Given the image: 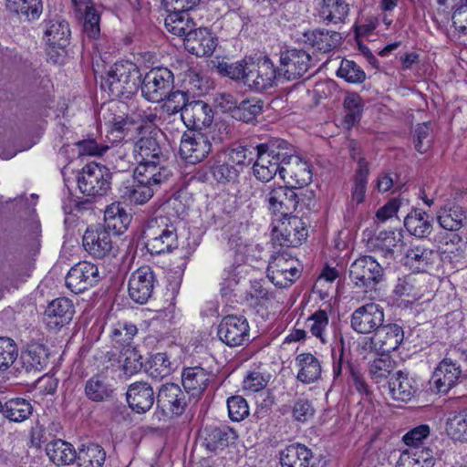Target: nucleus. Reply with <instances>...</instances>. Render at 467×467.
Returning <instances> with one entry per match:
<instances>
[{
  "label": "nucleus",
  "mask_w": 467,
  "mask_h": 467,
  "mask_svg": "<svg viewBox=\"0 0 467 467\" xmlns=\"http://www.w3.org/2000/svg\"><path fill=\"white\" fill-rule=\"evenodd\" d=\"M156 397L151 385L146 381H136L131 383L126 392V400L129 407L138 414H144L149 411Z\"/></svg>",
  "instance_id": "nucleus-25"
},
{
  "label": "nucleus",
  "mask_w": 467,
  "mask_h": 467,
  "mask_svg": "<svg viewBox=\"0 0 467 467\" xmlns=\"http://www.w3.org/2000/svg\"><path fill=\"white\" fill-rule=\"evenodd\" d=\"M48 351L46 346L36 341L28 343L22 351L20 360L27 372L41 371L47 364Z\"/></svg>",
  "instance_id": "nucleus-31"
},
{
  "label": "nucleus",
  "mask_w": 467,
  "mask_h": 467,
  "mask_svg": "<svg viewBox=\"0 0 467 467\" xmlns=\"http://www.w3.org/2000/svg\"><path fill=\"white\" fill-rule=\"evenodd\" d=\"M394 294L404 297L410 303L420 300L430 301L432 297V291L429 288L427 276L417 275H409L399 278Z\"/></svg>",
  "instance_id": "nucleus-16"
},
{
  "label": "nucleus",
  "mask_w": 467,
  "mask_h": 467,
  "mask_svg": "<svg viewBox=\"0 0 467 467\" xmlns=\"http://www.w3.org/2000/svg\"><path fill=\"white\" fill-rule=\"evenodd\" d=\"M256 161L253 165L254 177L263 182H270L285 166L284 161L292 154V144L285 140L272 138L256 145Z\"/></svg>",
  "instance_id": "nucleus-1"
},
{
  "label": "nucleus",
  "mask_w": 467,
  "mask_h": 467,
  "mask_svg": "<svg viewBox=\"0 0 467 467\" xmlns=\"http://www.w3.org/2000/svg\"><path fill=\"white\" fill-rule=\"evenodd\" d=\"M446 431L455 441H467V410H462L448 418Z\"/></svg>",
  "instance_id": "nucleus-54"
},
{
  "label": "nucleus",
  "mask_w": 467,
  "mask_h": 467,
  "mask_svg": "<svg viewBox=\"0 0 467 467\" xmlns=\"http://www.w3.org/2000/svg\"><path fill=\"white\" fill-rule=\"evenodd\" d=\"M301 275L298 261L286 252L271 255L267 277L277 287L285 288L295 283Z\"/></svg>",
  "instance_id": "nucleus-6"
},
{
  "label": "nucleus",
  "mask_w": 467,
  "mask_h": 467,
  "mask_svg": "<svg viewBox=\"0 0 467 467\" xmlns=\"http://www.w3.org/2000/svg\"><path fill=\"white\" fill-rule=\"evenodd\" d=\"M402 239L401 231H381L372 244L385 257H393L395 252L400 251L403 245Z\"/></svg>",
  "instance_id": "nucleus-43"
},
{
  "label": "nucleus",
  "mask_w": 467,
  "mask_h": 467,
  "mask_svg": "<svg viewBox=\"0 0 467 467\" xmlns=\"http://www.w3.org/2000/svg\"><path fill=\"white\" fill-rule=\"evenodd\" d=\"M269 209L275 214L286 217L297 207L298 198L293 188L278 186L271 188L267 194Z\"/></svg>",
  "instance_id": "nucleus-28"
},
{
  "label": "nucleus",
  "mask_w": 467,
  "mask_h": 467,
  "mask_svg": "<svg viewBox=\"0 0 467 467\" xmlns=\"http://www.w3.org/2000/svg\"><path fill=\"white\" fill-rule=\"evenodd\" d=\"M33 412L31 403L26 399H11L3 405L2 413L10 421L22 422L29 418Z\"/></svg>",
  "instance_id": "nucleus-47"
},
{
  "label": "nucleus",
  "mask_w": 467,
  "mask_h": 467,
  "mask_svg": "<svg viewBox=\"0 0 467 467\" xmlns=\"http://www.w3.org/2000/svg\"><path fill=\"white\" fill-rule=\"evenodd\" d=\"M6 7L29 21L37 19L43 9L41 0H7Z\"/></svg>",
  "instance_id": "nucleus-52"
},
{
  "label": "nucleus",
  "mask_w": 467,
  "mask_h": 467,
  "mask_svg": "<svg viewBox=\"0 0 467 467\" xmlns=\"http://www.w3.org/2000/svg\"><path fill=\"white\" fill-rule=\"evenodd\" d=\"M70 29L64 19H52L47 23L45 38L48 46V55L55 61L64 52L69 43Z\"/></svg>",
  "instance_id": "nucleus-22"
},
{
  "label": "nucleus",
  "mask_w": 467,
  "mask_h": 467,
  "mask_svg": "<svg viewBox=\"0 0 467 467\" xmlns=\"http://www.w3.org/2000/svg\"><path fill=\"white\" fill-rule=\"evenodd\" d=\"M389 389L392 399L400 401L410 400L416 393L415 380L408 373L396 372L389 381Z\"/></svg>",
  "instance_id": "nucleus-37"
},
{
  "label": "nucleus",
  "mask_w": 467,
  "mask_h": 467,
  "mask_svg": "<svg viewBox=\"0 0 467 467\" xmlns=\"http://www.w3.org/2000/svg\"><path fill=\"white\" fill-rule=\"evenodd\" d=\"M142 97L152 103L162 102L174 88V75L167 67H156L140 80Z\"/></svg>",
  "instance_id": "nucleus-5"
},
{
  "label": "nucleus",
  "mask_w": 467,
  "mask_h": 467,
  "mask_svg": "<svg viewBox=\"0 0 467 467\" xmlns=\"http://www.w3.org/2000/svg\"><path fill=\"white\" fill-rule=\"evenodd\" d=\"M211 150L212 141L207 133L199 130H188L182 134L179 154L188 163L201 162L209 155Z\"/></svg>",
  "instance_id": "nucleus-9"
},
{
  "label": "nucleus",
  "mask_w": 467,
  "mask_h": 467,
  "mask_svg": "<svg viewBox=\"0 0 467 467\" xmlns=\"http://www.w3.org/2000/svg\"><path fill=\"white\" fill-rule=\"evenodd\" d=\"M169 14L165 17V26L167 30L178 36L187 38L190 32L194 29V23L188 12L167 11Z\"/></svg>",
  "instance_id": "nucleus-42"
},
{
  "label": "nucleus",
  "mask_w": 467,
  "mask_h": 467,
  "mask_svg": "<svg viewBox=\"0 0 467 467\" xmlns=\"http://www.w3.org/2000/svg\"><path fill=\"white\" fill-rule=\"evenodd\" d=\"M311 458V451L300 443L291 444L279 453L282 467H308Z\"/></svg>",
  "instance_id": "nucleus-38"
},
{
  "label": "nucleus",
  "mask_w": 467,
  "mask_h": 467,
  "mask_svg": "<svg viewBox=\"0 0 467 467\" xmlns=\"http://www.w3.org/2000/svg\"><path fill=\"white\" fill-rule=\"evenodd\" d=\"M394 368L395 362L387 354H381L380 357L368 363L369 375L378 383L389 378Z\"/></svg>",
  "instance_id": "nucleus-55"
},
{
  "label": "nucleus",
  "mask_w": 467,
  "mask_h": 467,
  "mask_svg": "<svg viewBox=\"0 0 467 467\" xmlns=\"http://www.w3.org/2000/svg\"><path fill=\"white\" fill-rule=\"evenodd\" d=\"M436 254L424 246L410 247L405 254V265L417 272H425L433 265Z\"/></svg>",
  "instance_id": "nucleus-40"
},
{
  "label": "nucleus",
  "mask_w": 467,
  "mask_h": 467,
  "mask_svg": "<svg viewBox=\"0 0 467 467\" xmlns=\"http://www.w3.org/2000/svg\"><path fill=\"white\" fill-rule=\"evenodd\" d=\"M112 173L105 165L90 162L86 164L78 177V186L80 192L90 197H102L111 189Z\"/></svg>",
  "instance_id": "nucleus-4"
},
{
  "label": "nucleus",
  "mask_w": 467,
  "mask_h": 467,
  "mask_svg": "<svg viewBox=\"0 0 467 467\" xmlns=\"http://www.w3.org/2000/svg\"><path fill=\"white\" fill-rule=\"evenodd\" d=\"M156 284V276L149 265L139 267L129 278L130 297L138 304H145L151 297Z\"/></svg>",
  "instance_id": "nucleus-13"
},
{
  "label": "nucleus",
  "mask_w": 467,
  "mask_h": 467,
  "mask_svg": "<svg viewBox=\"0 0 467 467\" xmlns=\"http://www.w3.org/2000/svg\"><path fill=\"white\" fill-rule=\"evenodd\" d=\"M404 339L403 328L395 323L381 326L370 337L371 348L381 354H389L396 350Z\"/></svg>",
  "instance_id": "nucleus-21"
},
{
  "label": "nucleus",
  "mask_w": 467,
  "mask_h": 467,
  "mask_svg": "<svg viewBox=\"0 0 467 467\" xmlns=\"http://www.w3.org/2000/svg\"><path fill=\"white\" fill-rule=\"evenodd\" d=\"M311 56L302 49H288L280 55L279 78L296 80L302 78L310 68Z\"/></svg>",
  "instance_id": "nucleus-12"
},
{
  "label": "nucleus",
  "mask_w": 467,
  "mask_h": 467,
  "mask_svg": "<svg viewBox=\"0 0 467 467\" xmlns=\"http://www.w3.org/2000/svg\"><path fill=\"white\" fill-rule=\"evenodd\" d=\"M214 375L202 367H189L182 372V382L184 390L193 397H199L213 379Z\"/></svg>",
  "instance_id": "nucleus-30"
},
{
  "label": "nucleus",
  "mask_w": 467,
  "mask_h": 467,
  "mask_svg": "<svg viewBox=\"0 0 467 467\" xmlns=\"http://www.w3.org/2000/svg\"><path fill=\"white\" fill-rule=\"evenodd\" d=\"M216 39L207 27H199L184 38L185 48L196 57L211 56L216 47Z\"/></svg>",
  "instance_id": "nucleus-29"
},
{
  "label": "nucleus",
  "mask_w": 467,
  "mask_h": 467,
  "mask_svg": "<svg viewBox=\"0 0 467 467\" xmlns=\"http://www.w3.org/2000/svg\"><path fill=\"white\" fill-rule=\"evenodd\" d=\"M140 77L138 67L132 62H116L101 78L100 87L112 99H128L138 91Z\"/></svg>",
  "instance_id": "nucleus-2"
},
{
  "label": "nucleus",
  "mask_w": 467,
  "mask_h": 467,
  "mask_svg": "<svg viewBox=\"0 0 467 467\" xmlns=\"http://www.w3.org/2000/svg\"><path fill=\"white\" fill-rule=\"evenodd\" d=\"M337 76L353 84L362 83L366 79L364 70L355 61L348 59L341 61Z\"/></svg>",
  "instance_id": "nucleus-59"
},
{
  "label": "nucleus",
  "mask_w": 467,
  "mask_h": 467,
  "mask_svg": "<svg viewBox=\"0 0 467 467\" xmlns=\"http://www.w3.org/2000/svg\"><path fill=\"white\" fill-rule=\"evenodd\" d=\"M229 418L233 421H241L249 415L247 401L242 396H232L227 400Z\"/></svg>",
  "instance_id": "nucleus-63"
},
{
  "label": "nucleus",
  "mask_w": 467,
  "mask_h": 467,
  "mask_svg": "<svg viewBox=\"0 0 467 467\" xmlns=\"http://www.w3.org/2000/svg\"><path fill=\"white\" fill-rule=\"evenodd\" d=\"M171 175L172 171L167 157L161 160L138 162L133 178L141 184L151 185L159 190Z\"/></svg>",
  "instance_id": "nucleus-10"
},
{
  "label": "nucleus",
  "mask_w": 467,
  "mask_h": 467,
  "mask_svg": "<svg viewBox=\"0 0 467 467\" xmlns=\"http://www.w3.org/2000/svg\"><path fill=\"white\" fill-rule=\"evenodd\" d=\"M162 102L161 109L169 115H175L179 112L182 114L191 101L187 92L171 89Z\"/></svg>",
  "instance_id": "nucleus-58"
},
{
  "label": "nucleus",
  "mask_w": 467,
  "mask_h": 467,
  "mask_svg": "<svg viewBox=\"0 0 467 467\" xmlns=\"http://www.w3.org/2000/svg\"><path fill=\"white\" fill-rule=\"evenodd\" d=\"M348 12V4L345 0H322L319 16L327 24H337L344 22Z\"/></svg>",
  "instance_id": "nucleus-44"
},
{
  "label": "nucleus",
  "mask_w": 467,
  "mask_h": 467,
  "mask_svg": "<svg viewBox=\"0 0 467 467\" xmlns=\"http://www.w3.org/2000/svg\"><path fill=\"white\" fill-rule=\"evenodd\" d=\"M83 247L96 259L113 255V243L110 234L105 229H87L82 238Z\"/></svg>",
  "instance_id": "nucleus-24"
},
{
  "label": "nucleus",
  "mask_w": 467,
  "mask_h": 467,
  "mask_svg": "<svg viewBox=\"0 0 467 467\" xmlns=\"http://www.w3.org/2000/svg\"><path fill=\"white\" fill-rule=\"evenodd\" d=\"M307 230L305 223L297 216L286 218L274 231V244L281 247H297L306 239Z\"/></svg>",
  "instance_id": "nucleus-15"
},
{
  "label": "nucleus",
  "mask_w": 467,
  "mask_h": 467,
  "mask_svg": "<svg viewBox=\"0 0 467 467\" xmlns=\"http://www.w3.org/2000/svg\"><path fill=\"white\" fill-rule=\"evenodd\" d=\"M407 231L418 237H428L432 232V221L430 215L419 209L410 212L404 219Z\"/></svg>",
  "instance_id": "nucleus-39"
},
{
  "label": "nucleus",
  "mask_w": 467,
  "mask_h": 467,
  "mask_svg": "<svg viewBox=\"0 0 467 467\" xmlns=\"http://www.w3.org/2000/svg\"><path fill=\"white\" fill-rule=\"evenodd\" d=\"M383 307L375 303H368L358 307L351 315V327L359 334L375 333L384 323Z\"/></svg>",
  "instance_id": "nucleus-14"
},
{
  "label": "nucleus",
  "mask_w": 467,
  "mask_h": 467,
  "mask_svg": "<svg viewBox=\"0 0 467 467\" xmlns=\"http://www.w3.org/2000/svg\"><path fill=\"white\" fill-rule=\"evenodd\" d=\"M157 132L142 136L134 144L133 152L138 162L167 158L157 140Z\"/></svg>",
  "instance_id": "nucleus-33"
},
{
  "label": "nucleus",
  "mask_w": 467,
  "mask_h": 467,
  "mask_svg": "<svg viewBox=\"0 0 467 467\" xmlns=\"http://www.w3.org/2000/svg\"><path fill=\"white\" fill-rule=\"evenodd\" d=\"M46 453L48 459L57 466L69 465L77 460V451L74 446L61 439L47 442Z\"/></svg>",
  "instance_id": "nucleus-35"
},
{
  "label": "nucleus",
  "mask_w": 467,
  "mask_h": 467,
  "mask_svg": "<svg viewBox=\"0 0 467 467\" xmlns=\"http://www.w3.org/2000/svg\"><path fill=\"white\" fill-rule=\"evenodd\" d=\"M285 166L280 170V177L287 178V183L291 188H303L312 182V171L310 165L296 154L292 145V154L284 161Z\"/></svg>",
  "instance_id": "nucleus-17"
},
{
  "label": "nucleus",
  "mask_w": 467,
  "mask_h": 467,
  "mask_svg": "<svg viewBox=\"0 0 467 467\" xmlns=\"http://www.w3.org/2000/svg\"><path fill=\"white\" fill-rule=\"evenodd\" d=\"M157 191L153 186L141 184L136 180L123 182L120 188L121 197L134 204L146 203Z\"/></svg>",
  "instance_id": "nucleus-41"
},
{
  "label": "nucleus",
  "mask_w": 467,
  "mask_h": 467,
  "mask_svg": "<svg viewBox=\"0 0 467 467\" xmlns=\"http://www.w3.org/2000/svg\"><path fill=\"white\" fill-rule=\"evenodd\" d=\"M137 327L128 322H118L111 331L112 340L119 346L130 348L131 340L137 334Z\"/></svg>",
  "instance_id": "nucleus-61"
},
{
  "label": "nucleus",
  "mask_w": 467,
  "mask_h": 467,
  "mask_svg": "<svg viewBox=\"0 0 467 467\" xmlns=\"http://www.w3.org/2000/svg\"><path fill=\"white\" fill-rule=\"evenodd\" d=\"M236 431L228 426H206L200 431L199 441L211 452L223 451L237 439Z\"/></svg>",
  "instance_id": "nucleus-19"
},
{
  "label": "nucleus",
  "mask_w": 467,
  "mask_h": 467,
  "mask_svg": "<svg viewBox=\"0 0 467 467\" xmlns=\"http://www.w3.org/2000/svg\"><path fill=\"white\" fill-rule=\"evenodd\" d=\"M384 271L381 265L368 255L356 259L349 266V278L356 287L365 292L372 291L382 281Z\"/></svg>",
  "instance_id": "nucleus-7"
},
{
  "label": "nucleus",
  "mask_w": 467,
  "mask_h": 467,
  "mask_svg": "<svg viewBox=\"0 0 467 467\" xmlns=\"http://www.w3.org/2000/svg\"><path fill=\"white\" fill-rule=\"evenodd\" d=\"M249 58H244L234 63L219 62L217 65V71L223 77H228L231 79L241 82L245 86L247 78V66Z\"/></svg>",
  "instance_id": "nucleus-56"
},
{
  "label": "nucleus",
  "mask_w": 467,
  "mask_h": 467,
  "mask_svg": "<svg viewBox=\"0 0 467 467\" xmlns=\"http://www.w3.org/2000/svg\"><path fill=\"white\" fill-rule=\"evenodd\" d=\"M296 363L299 368L296 378L302 383L311 384L320 379L322 373L321 362L312 353H301L297 355Z\"/></svg>",
  "instance_id": "nucleus-36"
},
{
  "label": "nucleus",
  "mask_w": 467,
  "mask_h": 467,
  "mask_svg": "<svg viewBox=\"0 0 467 467\" xmlns=\"http://www.w3.org/2000/svg\"><path fill=\"white\" fill-rule=\"evenodd\" d=\"M219 338L229 347H237L249 340V325L244 317H224L218 327Z\"/></svg>",
  "instance_id": "nucleus-18"
},
{
  "label": "nucleus",
  "mask_w": 467,
  "mask_h": 467,
  "mask_svg": "<svg viewBox=\"0 0 467 467\" xmlns=\"http://www.w3.org/2000/svg\"><path fill=\"white\" fill-rule=\"evenodd\" d=\"M343 108L346 112L344 125L350 129L361 119L364 108L361 97L355 92L347 94L343 101Z\"/></svg>",
  "instance_id": "nucleus-50"
},
{
  "label": "nucleus",
  "mask_w": 467,
  "mask_h": 467,
  "mask_svg": "<svg viewBox=\"0 0 467 467\" xmlns=\"http://www.w3.org/2000/svg\"><path fill=\"white\" fill-rule=\"evenodd\" d=\"M74 313L72 301L66 297H58L47 305L44 320L49 330L57 331L70 323Z\"/></svg>",
  "instance_id": "nucleus-23"
},
{
  "label": "nucleus",
  "mask_w": 467,
  "mask_h": 467,
  "mask_svg": "<svg viewBox=\"0 0 467 467\" xmlns=\"http://www.w3.org/2000/svg\"><path fill=\"white\" fill-rule=\"evenodd\" d=\"M18 357L16 342L8 337H0V370L10 368Z\"/></svg>",
  "instance_id": "nucleus-60"
},
{
  "label": "nucleus",
  "mask_w": 467,
  "mask_h": 467,
  "mask_svg": "<svg viewBox=\"0 0 467 467\" xmlns=\"http://www.w3.org/2000/svg\"><path fill=\"white\" fill-rule=\"evenodd\" d=\"M263 111V101L256 98L247 99L237 104L233 117L246 123L253 122Z\"/></svg>",
  "instance_id": "nucleus-53"
},
{
  "label": "nucleus",
  "mask_w": 467,
  "mask_h": 467,
  "mask_svg": "<svg viewBox=\"0 0 467 467\" xmlns=\"http://www.w3.org/2000/svg\"><path fill=\"white\" fill-rule=\"evenodd\" d=\"M156 401L162 411L174 416L182 415L188 405L185 391L174 383L162 385L156 396Z\"/></svg>",
  "instance_id": "nucleus-20"
},
{
  "label": "nucleus",
  "mask_w": 467,
  "mask_h": 467,
  "mask_svg": "<svg viewBox=\"0 0 467 467\" xmlns=\"http://www.w3.org/2000/svg\"><path fill=\"white\" fill-rule=\"evenodd\" d=\"M121 355L123 357V370L126 374L133 375L142 368V357L134 348H124Z\"/></svg>",
  "instance_id": "nucleus-64"
},
{
  "label": "nucleus",
  "mask_w": 467,
  "mask_h": 467,
  "mask_svg": "<svg viewBox=\"0 0 467 467\" xmlns=\"http://www.w3.org/2000/svg\"><path fill=\"white\" fill-rule=\"evenodd\" d=\"M342 40L340 33L325 29H316L304 34V42L316 50L327 53L339 46Z\"/></svg>",
  "instance_id": "nucleus-34"
},
{
  "label": "nucleus",
  "mask_w": 467,
  "mask_h": 467,
  "mask_svg": "<svg viewBox=\"0 0 467 467\" xmlns=\"http://www.w3.org/2000/svg\"><path fill=\"white\" fill-rule=\"evenodd\" d=\"M172 363L166 353L159 352L151 356L148 374L155 379H162L172 372Z\"/></svg>",
  "instance_id": "nucleus-57"
},
{
  "label": "nucleus",
  "mask_w": 467,
  "mask_h": 467,
  "mask_svg": "<svg viewBox=\"0 0 467 467\" xmlns=\"http://www.w3.org/2000/svg\"><path fill=\"white\" fill-rule=\"evenodd\" d=\"M115 389L109 378L104 374H96L89 378L85 384L86 397L94 402L110 400L114 396Z\"/></svg>",
  "instance_id": "nucleus-32"
},
{
  "label": "nucleus",
  "mask_w": 467,
  "mask_h": 467,
  "mask_svg": "<svg viewBox=\"0 0 467 467\" xmlns=\"http://www.w3.org/2000/svg\"><path fill=\"white\" fill-rule=\"evenodd\" d=\"M189 130L201 131L209 127L213 120V111L211 106L202 100H192L182 110V119Z\"/></svg>",
  "instance_id": "nucleus-26"
},
{
  "label": "nucleus",
  "mask_w": 467,
  "mask_h": 467,
  "mask_svg": "<svg viewBox=\"0 0 467 467\" xmlns=\"http://www.w3.org/2000/svg\"><path fill=\"white\" fill-rule=\"evenodd\" d=\"M141 237L150 254L170 253L178 247L177 227L167 216H155L143 224Z\"/></svg>",
  "instance_id": "nucleus-3"
},
{
  "label": "nucleus",
  "mask_w": 467,
  "mask_h": 467,
  "mask_svg": "<svg viewBox=\"0 0 467 467\" xmlns=\"http://www.w3.org/2000/svg\"><path fill=\"white\" fill-rule=\"evenodd\" d=\"M101 279L98 265L90 262H79L70 268L66 275V285L75 294L93 287Z\"/></svg>",
  "instance_id": "nucleus-11"
},
{
  "label": "nucleus",
  "mask_w": 467,
  "mask_h": 467,
  "mask_svg": "<svg viewBox=\"0 0 467 467\" xmlns=\"http://www.w3.org/2000/svg\"><path fill=\"white\" fill-rule=\"evenodd\" d=\"M245 86L255 91H264L272 88L279 78V68L265 56L254 60L249 58Z\"/></svg>",
  "instance_id": "nucleus-8"
},
{
  "label": "nucleus",
  "mask_w": 467,
  "mask_h": 467,
  "mask_svg": "<svg viewBox=\"0 0 467 467\" xmlns=\"http://www.w3.org/2000/svg\"><path fill=\"white\" fill-rule=\"evenodd\" d=\"M106 459L104 449L95 443L82 445L77 452L78 467H102Z\"/></svg>",
  "instance_id": "nucleus-46"
},
{
  "label": "nucleus",
  "mask_w": 467,
  "mask_h": 467,
  "mask_svg": "<svg viewBox=\"0 0 467 467\" xmlns=\"http://www.w3.org/2000/svg\"><path fill=\"white\" fill-rule=\"evenodd\" d=\"M440 226L448 231H458L467 221V213L459 205H452L450 208L441 209L437 215Z\"/></svg>",
  "instance_id": "nucleus-45"
},
{
  "label": "nucleus",
  "mask_w": 467,
  "mask_h": 467,
  "mask_svg": "<svg viewBox=\"0 0 467 467\" xmlns=\"http://www.w3.org/2000/svg\"><path fill=\"white\" fill-rule=\"evenodd\" d=\"M341 348L339 350V355L337 357L332 352L333 357V365H332V374H333V381L334 383H341L346 375H348V366L356 367L353 363L350 362L348 358H345L344 353V339L343 337H340Z\"/></svg>",
  "instance_id": "nucleus-62"
},
{
  "label": "nucleus",
  "mask_w": 467,
  "mask_h": 467,
  "mask_svg": "<svg viewBox=\"0 0 467 467\" xmlns=\"http://www.w3.org/2000/svg\"><path fill=\"white\" fill-rule=\"evenodd\" d=\"M462 376V369L451 358H443L435 368L431 382L438 393L446 394Z\"/></svg>",
  "instance_id": "nucleus-27"
},
{
  "label": "nucleus",
  "mask_w": 467,
  "mask_h": 467,
  "mask_svg": "<svg viewBox=\"0 0 467 467\" xmlns=\"http://www.w3.org/2000/svg\"><path fill=\"white\" fill-rule=\"evenodd\" d=\"M369 174L368 164L364 159L358 160V169L354 178V185L351 192V203L358 205L366 197L368 177Z\"/></svg>",
  "instance_id": "nucleus-49"
},
{
  "label": "nucleus",
  "mask_w": 467,
  "mask_h": 467,
  "mask_svg": "<svg viewBox=\"0 0 467 467\" xmlns=\"http://www.w3.org/2000/svg\"><path fill=\"white\" fill-rule=\"evenodd\" d=\"M328 325V315L323 309L314 312L306 319V327L312 336L318 338L323 344H327L329 341Z\"/></svg>",
  "instance_id": "nucleus-48"
},
{
  "label": "nucleus",
  "mask_w": 467,
  "mask_h": 467,
  "mask_svg": "<svg viewBox=\"0 0 467 467\" xmlns=\"http://www.w3.org/2000/svg\"><path fill=\"white\" fill-rule=\"evenodd\" d=\"M213 179L219 183L234 182L240 174V170L231 164L226 159L221 160L218 156L213 164L210 167Z\"/></svg>",
  "instance_id": "nucleus-51"
}]
</instances>
